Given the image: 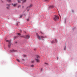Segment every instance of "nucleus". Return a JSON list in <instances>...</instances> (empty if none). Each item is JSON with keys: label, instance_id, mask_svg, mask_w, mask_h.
<instances>
[{"label": "nucleus", "instance_id": "obj_14", "mask_svg": "<svg viewBox=\"0 0 77 77\" xmlns=\"http://www.w3.org/2000/svg\"><path fill=\"white\" fill-rule=\"evenodd\" d=\"M18 35H20V36H21V34H20V33H18Z\"/></svg>", "mask_w": 77, "mask_h": 77}, {"label": "nucleus", "instance_id": "obj_19", "mask_svg": "<svg viewBox=\"0 0 77 77\" xmlns=\"http://www.w3.org/2000/svg\"><path fill=\"white\" fill-rule=\"evenodd\" d=\"M45 1H46L47 2H49V0H45Z\"/></svg>", "mask_w": 77, "mask_h": 77}, {"label": "nucleus", "instance_id": "obj_28", "mask_svg": "<svg viewBox=\"0 0 77 77\" xmlns=\"http://www.w3.org/2000/svg\"><path fill=\"white\" fill-rule=\"evenodd\" d=\"M29 19H27V21H29Z\"/></svg>", "mask_w": 77, "mask_h": 77}, {"label": "nucleus", "instance_id": "obj_6", "mask_svg": "<svg viewBox=\"0 0 77 77\" xmlns=\"http://www.w3.org/2000/svg\"><path fill=\"white\" fill-rule=\"evenodd\" d=\"M37 38L39 39V40H41V37L39 35H37Z\"/></svg>", "mask_w": 77, "mask_h": 77}, {"label": "nucleus", "instance_id": "obj_36", "mask_svg": "<svg viewBox=\"0 0 77 77\" xmlns=\"http://www.w3.org/2000/svg\"><path fill=\"white\" fill-rule=\"evenodd\" d=\"M16 37H15V38H16Z\"/></svg>", "mask_w": 77, "mask_h": 77}, {"label": "nucleus", "instance_id": "obj_5", "mask_svg": "<svg viewBox=\"0 0 77 77\" xmlns=\"http://www.w3.org/2000/svg\"><path fill=\"white\" fill-rule=\"evenodd\" d=\"M12 6H14V7H15V6H17V4H12Z\"/></svg>", "mask_w": 77, "mask_h": 77}, {"label": "nucleus", "instance_id": "obj_17", "mask_svg": "<svg viewBox=\"0 0 77 77\" xmlns=\"http://www.w3.org/2000/svg\"><path fill=\"white\" fill-rule=\"evenodd\" d=\"M7 1L8 2H11V0H7Z\"/></svg>", "mask_w": 77, "mask_h": 77}, {"label": "nucleus", "instance_id": "obj_26", "mask_svg": "<svg viewBox=\"0 0 77 77\" xmlns=\"http://www.w3.org/2000/svg\"><path fill=\"white\" fill-rule=\"evenodd\" d=\"M57 60H58V59H59V58H58V57H57Z\"/></svg>", "mask_w": 77, "mask_h": 77}, {"label": "nucleus", "instance_id": "obj_29", "mask_svg": "<svg viewBox=\"0 0 77 77\" xmlns=\"http://www.w3.org/2000/svg\"><path fill=\"white\" fill-rule=\"evenodd\" d=\"M34 50H36V49H34Z\"/></svg>", "mask_w": 77, "mask_h": 77}, {"label": "nucleus", "instance_id": "obj_7", "mask_svg": "<svg viewBox=\"0 0 77 77\" xmlns=\"http://www.w3.org/2000/svg\"><path fill=\"white\" fill-rule=\"evenodd\" d=\"M32 6L33 5H32V4H31L29 5V6H28V8H32Z\"/></svg>", "mask_w": 77, "mask_h": 77}, {"label": "nucleus", "instance_id": "obj_16", "mask_svg": "<svg viewBox=\"0 0 77 77\" xmlns=\"http://www.w3.org/2000/svg\"><path fill=\"white\" fill-rule=\"evenodd\" d=\"M37 57L38 58H39V57H39V55H37Z\"/></svg>", "mask_w": 77, "mask_h": 77}, {"label": "nucleus", "instance_id": "obj_1", "mask_svg": "<svg viewBox=\"0 0 77 77\" xmlns=\"http://www.w3.org/2000/svg\"><path fill=\"white\" fill-rule=\"evenodd\" d=\"M59 19V16L55 15V17L54 18V20L55 21H57V20H58Z\"/></svg>", "mask_w": 77, "mask_h": 77}, {"label": "nucleus", "instance_id": "obj_35", "mask_svg": "<svg viewBox=\"0 0 77 77\" xmlns=\"http://www.w3.org/2000/svg\"><path fill=\"white\" fill-rule=\"evenodd\" d=\"M20 32H21V30H20Z\"/></svg>", "mask_w": 77, "mask_h": 77}, {"label": "nucleus", "instance_id": "obj_33", "mask_svg": "<svg viewBox=\"0 0 77 77\" xmlns=\"http://www.w3.org/2000/svg\"><path fill=\"white\" fill-rule=\"evenodd\" d=\"M2 2H3V1H2Z\"/></svg>", "mask_w": 77, "mask_h": 77}, {"label": "nucleus", "instance_id": "obj_4", "mask_svg": "<svg viewBox=\"0 0 77 77\" xmlns=\"http://www.w3.org/2000/svg\"><path fill=\"white\" fill-rule=\"evenodd\" d=\"M25 37V38H26V39H29V38H30V36H29V35H27Z\"/></svg>", "mask_w": 77, "mask_h": 77}, {"label": "nucleus", "instance_id": "obj_24", "mask_svg": "<svg viewBox=\"0 0 77 77\" xmlns=\"http://www.w3.org/2000/svg\"><path fill=\"white\" fill-rule=\"evenodd\" d=\"M50 7H51V8H53L54 7H53V6H51Z\"/></svg>", "mask_w": 77, "mask_h": 77}, {"label": "nucleus", "instance_id": "obj_3", "mask_svg": "<svg viewBox=\"0 0 77 77\" xmlns=\"http://www.w3.org/2000/svg\"><path fill=\"white\" fill-rule=\"evenodd\" d=\"M10 5H11L10 4H6V8L7 9H8V10H9V9H10Z\"/></svg>", "mask_w": 77, "mask_h": 77}, {"label": "nucleus", "instance_id": "obj_32", "mask_svg": "<svg viewBox=\"0 0 77 77\" xmlns=\"http://www.w3.org/2000/svg\"><path fill=\"white\" fill-rule=\"evenodd\" d=\"M22 8H24V6H22Z\"/></svg>", "mask_w": 77, "mask_h": 77}, {"label": "nucleus", "instance_id": "obj_8", "mask_svg": "<svg viewBox=\"0 0 77 77\" xmlns=\"http://www.w3.org/2000/svg\"><path fill=\"white\" fill-rule=\"evenodd\" d=\"M11 52H15V51H16L14 50H11Z\"/></svg>", "mask_w": 77, "mask_h": 77}, {"label": "nucleus", "instance_id": "obj_9", "mask_svg": "<svg viewBox=\"0 0 77 77\" xmlns=\"http://www.w3.org/2000/svg\"><path fill=\"white\" fill-rule=\"evenodd\" d=\"M35 60L37 62H39V60L35 59Z\"/></svg>", "mask_w": 77, "mask_h": 77}, {"label": "nucleus", "instance_id": "obj_13", "mask_svg": "<svg viewBox=\"0 0 77 77\" xmlns=\"http://www.w3.org/2000/svg\"><path fill=\"white\" fill-rule=\"evenodd\" d=\"M16 60H17V62H20V60H18V59H17Z\"/></svg>", "mask_w": 77, "mask_h": 77}, {"label": "nucleus", "instance_id": "obj_10", "mask_svg": "<svg viewBox=\"0 0 77 77\" xmlns=\"http://www.w3.org/2000/svg\"><path fill=\"white\" fill-rule=\"evenodd\" d=\"M22 1L23 2V3H24V2H26V0H22Z\"/></svg>", "mask_w": 77, "mask_h": 77}, {"label": "nucleus", "instance_id": "obj_27", "mask_svg": "<svg viewBox=\"0 0 77 77\" xmlns=\"http://www.w3.org/2000/svg\"><path fill=\"white\" fill-rule=\"evenodd\" d=\"M59 16H60V18H61V16H60V15H59Z\"/></svg>", "mask_w": 77, "mask_h": 77}, {"label": "nucleus", "instance_id": "obj_31", "mask_svg": "<svg viewBox=\"0 0 77 77\" xmlns=\"http://www.w3.org/2000/svg\"><path fill=\"white\" fill-rule=\"evenodd\" d=\"M29 11V10H27L28 11Z\"/></svg>", "mask_w": 77, "mask_h": 77}, {"label": "nucleus", "instance_id": "obj_23", "mask_svg": "<svg viewBox=\"0 0 77 77\" xmlns=\"http://www.w3.org/2000/svg\"><path fill=\"white\" fill-rule=\"evenodd\" d=\"M45 64H46V65H48V63H45Z\"/></svg>", "mask_w": 77, "mask_h": 77}, {"label": "nucleus", "instance_id": "obj_30", "mask_svg": "<svg viewBox=\"0 0 77 77\" xmlns=\"http://www.w3.org/2000/svg\"><path fill=\"white\" fill-rule=\"evenodd\" d=\"M24 56H25V57H26V55H24Z\"/></svg>", "mask_w": 77, "mask_h": 77}, {"label": "nucleus", "instance_id": "obj_18", "mask_svg": "<svg viewBox=\"0 0 77 77\" xmlns=\"http://www.w3.org/2000/svg\"><path fill=\"white\" fill-rule=\"evenodd\" d=\"M18 8H21V5H19L18 7Z\"/></svg>", "mask_w": 77, "mask_h": 77}, {"label": "nucleus", "instance_id": "obj_25", "mask_svg": "<svg viewBox=\"0 0 77 77\" xmlns=\"http://www.w3.org/2000/svg\"><path fill=\"white\" fill-rule=\"evenodd\" d=\"M20 18H22V16H20Z\"/></svg>", "mask_w": 77, "mask_h": 77}, {"label": "nucleus", "instance_id": "obj_15", "mask_svg": "<svg viewBox=\"0 0 77 77\" xmlns=\"http://www.w3.org/2000/svg\"><path fill=\"white\" fill-rule=\"evenodd\" d=\"M51 43L52 44H53V43H54V41H53L52 42H51Z\"/></svg>", "mask_w": 77, "mask_h": 77}, {"label": "nucleus", "instance_id": "obj_34", "mask_svg": "<svg viewBox=\"0 0 77 77\" xmlns=\"http://www.w3.org/2000/svg\"><path fill=\"white\" fill-rule=\"evenodd\" d=\"M22 60H24V59H22Z\"/></svg>", "mask_w": 77, "mask_h": 77}, {"label": "nucleus", "instance_id": "obj_20", "mask_svg": "<svg viewBox=\"0 0 77 77\" xmlns=\"http://www.w3.org/2000/svg\"><path fill=\"white\" fill-rule=\"evenodd\" d=\"M31 67H33L34 66V65H31Z\"/></svg>", "mask_w": 77, "mask_h": 77}, {"label": "nucleus", "instance_id": "obj_12", "mask_svg": "<svg viewBox=\"0 0 77 77\" xmlns=\"http://www.w3.org/2000/svg\"><path fill=\"white\" fill-rule=\"evenodd\" d=\"M17 2L18 3H20V2H21V0H17Z\"/></svg>", "mask_w": 77, "mask_h": 77}, {"label": "nucleus", "instance_id": "obj_11", "mask_svg": "<svg viewBox=\"0 0 77 77\" xmlns=\"http://www.w3.org/2000/svg\"><path fill=\"white\" fill-rule=\"evenodd\" d=\"M54 40H55L56 42H57V39L55 38Z\"/></svg>", "mask_w": 77, "mask_h": 77}, {"label": "nucleus", "instance_id": "obj_2", "mask_svg": "<svg viewBox=\"0 0 77 77\" xmlns=\"http://www.w3.org/2000/svg\"><path fill=\"white\" fill-rule=\"evenodd\" d=\"M6 42H8V47H9V48H11V40H7Z\"/></svg>", "mask_w": 77, "mask_h": 77}, {"label": "nucleus", "instance_id": "obj_22", "mask_svg": "<svg viewBox=\"0 0 77 77\" xmlns=\"http://www.w3.org/2000/svg\"><path fill=\"white\" fill-rule=\"evenodd\" d=\"M64 50H66V46H65V48H64Z\"/></svg>", "mask_w": 77, "mask_h": 77}, {"label": "nucleus", "instance_id": "obj_21", "mask_svg": "<svg viewBox=\"0 0 77 77\" xmlns=\"http://www.w3.org/2000/svg\"><path fill=\"white\" fill-rule=\"evenodd\" d=\"M41 38H44V36H41Z\"/></svg>", "mask_w": 77, "mask_h": 77}]
</instances>
